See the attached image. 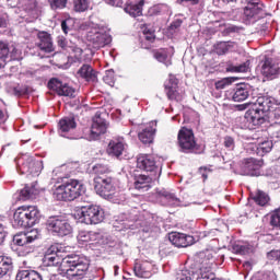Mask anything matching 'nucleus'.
Masks as SVG:
<instances>
[{"mask_svg": "<svg viewBox=\"0 0 280 280\" xmlns=\"http://www.w3.org/2000/svg\"><path fill=\"white\" fill-rule=\"evenodd\" d=\"M44 261L47 266H58L59 272L68 279L84 277L89 271V260L78 255L62 256V245L54 244L45 253Z\"/></svg>", "mask_w": 280, "mask_h": 280, "instance_id": "f257e3e1", "label": "nucleus"}, {"mask_svg": "<svg viewBox=\"0 0 280 280\" xmlns=\"http://www.w3.org/2000/svg\"><path fill=\"white\" fill-rule=\"evenodd\" d=\"M275 106V98L270 96H259L252 108L245 113V121L249 126H261L266 121V114L271 113Z\"/></svg>", "mask_w": 280, "mask_h": 280, "instance_id": "f03ea898", "label": "nucleus"}, {"mask_svg": "<svg viewBox=\"0 0 280 280\" xmlns=\"http://www.w3.org/2000/svg\"><path fill=\"white\" fill-rule=\"evenodd\" d=\"M201 259L197 258V271L194 269H180L176 272V280H215V273L211 271V266H213V261L209 260V258H203L201 255Z\"/></svg>", "mask_w": 280, "mask_h": 280, "instance_id": "7ed1b4c3", "label": "nucleus"}, {"mask_svg": "<svg viewBox=\"0 0 280 280\" xmlns=\"http://www.w3.org/2000/svg\"><path fill=\"white\" fill-rule=\"evenodd\" d=\"M82 194H84V185H82L78 179H69L55 188L52 197L55 200L71 202L77 198H80Z\"/></svg>", "mask_w": 280, "mask_h": 280, "instance_id": "20e7f679", "label": "nucleus"}, {"mask_svg": "<svg viewBox=\"0 0 280 280\" xmlns=\"http://www.w3.org/2000/svg\"><path fill=\"white\" fill-rule=\"evenodd\" d=\"M40 212L36 206H22L13 214V226L15 229H30L38 222Z\"/></svg>", "mask_w": 280, "mask_h": 280, "instance_id": "39448f33", "label": "nucleus"}, {"mask_svg": "<svg viewBox=\"0 0 280 280\" xmlns=\"http://www.w3.org/2000/svg\"><path fill=\"white\" fill-rule=\"evenodd\" d=\"M40 237V233L38 230H31L26 233L18 234L13 237L14 244L20 246L19 250L23 257L30 255V253H34L35 248L34 242Z\"/></svg>", "mask_w": 280, "mask_h": 280, "instance_id": "423d86ee", "label": "nucleus"}, {"mask_svg": "<svg viewBox=\"0 0 280 280\" xmlns=\"http://www.w3.org/2000/svg\"><path fill=\"white\" fill-rule=\"evenodd\" d=\"M18 172L26 176H38L43 172V161L35 160L32 155L24 154L16 159Z\"/></svg>", "mask_w": 280, "mask_h": 280, "instance_id": "0eeeda50", "label": "nucleus"}, {"mask_svg": "<svg viewBox=\"0 0 280 280\" xmlns=\"http://www.w3.org/2000/svg\"><path fill=\"white\" fill-rule=\"evenodd\" d=\"M177 140L180 152H185V154L200 153V147L196 143V137L191 129L183 127L178 132Z\"/></svg>", "mask_w": 280, "mask_h": 280, "instance_id": "6e6552de", "label": "nucleus"}, {"mask_svg": "<svg viewBox=\"0 0 280 280\" xmlns=\"http://www.w3.org/2000/svg\"><path fill=\"white\" fill-rule=\"evenodd\" d=\"M46 226L48 231H51L54 235H58L59 237L71 235V231H73L67 218L62 215L49 217L46 221Z\"/></svg>", "mask_w": 280, "mask_h": 280, "instance_id": "1a4fd4ad", "label": "nucleus"}, {"mask_svg": "<svg viewBox=\"0 0 280 280\" xmlns=\"http://www.w3.org/2000/svg\"><path fill=\"white\" fill-rule=\"evenodd\" d=\"M79 215L83 224H100L104 222V210L100 206H83Z\"/></svg>", "mask_w": 280, "mask_h": 280, "instance_id": "9d476101", "label": "nucleus"}, {"mask_svg": "<svg viewBox=\"0 0 280 280\" xmlns=\"http://www.w3.org/2000/svg\"><path fill=\"white\" fill-rule=\"evenodd\" d=\"M94 189L98 196L110 198L117 191V186L113 177H94Z\"/></svg>", "mask_w": 280, "mask_h": 280, "instance_id": "9b49d317", "label": "nucleus"}, {"mask_svg": "<svg viewBox=\"0 0 280 280\" xmlns=\"http://www.w3.org/2000/svg\"><path fill=\"white\" fill-rule=\"evenodd\" d=\"M80 38L72 37L71 39H67L65 36H58L57 38V45L61 47L65 51H72L74 54V58L77 62H80L82 60V54L84 50L80 47Z\"/></svg>", "mask_w": 280, "mask_h": 280, "instance_id": "f8f14e48", "label": "nucleus"}, {"mask_svg": "<svg viewBox=\"0 0 280 280\" xmlns=\"http://www.w3.org/2000/svg\"><path fill=\"white\" fill-rule=\"evenodd\" d=\"M261 74L269 80L280 75V57H265L261 61Z\"/></svg>", "mask_w": 280, "mask_h": 280, "instance_id": "ddd939ff", "label": "nucleus"}, {"mask_svg": "<svg viewBox=\"0 0 280 280\" xmlns=\"http://www.w3.org/2000/svg\"><path fill=\"white\" fill-rule=\"evenodd\" d=\"M88 40L94 49H102V47L110 45L113 37L104 31L94 28L88 33Z\"/></svg>", "mask_w": 280, "mask_h": 280, "instance_id": "4468645a", "label": "nucleus"}, {"mask_svg": "<svg viewBox=\"0 0 280 280\" xmlns=\"http://www.w3.org/2000/svg\"><path fill=\"white\" fill-rule=\"evenodd\" d=\"M137 167L143 172H150L152 176H161V170L156 166L154 156L141 154L137 158Z\"/></svg>", "mask_w": 280, "mask_h": 280, "instance_id": "2eb2a0df", "label": "nucleus"}, {"mask_svg": "<svg viewBox=\"0 0 280 280\" xmlns=\"http://www.w3.org/2000/svg\"><path fill=\"white\" fill-rule=\"evenodd\" d=\"M48 89L63 97H75V89L67 83H62V81L57 78H52L48 81Z\"/></svg>", "mask_w": 280, "mask_h": 280, "instance_id": "dca6fc26", "label": "nucleus"}, {"mask_svg": "<svg viewBox=\"0 0 280 280\" xmlns=\"http://www.w3.org/2000/svg\"><path fill=\"white\" fill-rule=\"evenodd\" d=\"M261 165H264L262 161L253 158L245 159L241 164V174L242 176H259Z\"/></svg>", "mask_w": 280, "mask_h": 280, "instance_id": "f3484780", "label": "nucleus"}, {"mask_svg": "<svg viewBox=\"0 0 280 280\" xmlns=\"http://www.w3.org/2000/svg\"><path fill=\"white\" fill-rule=\"evenodd\" d=\"M108 128V124H106V119L102 117V115L96 114L93 118L91 131H90V141H97L101 135H105Z\"/></svg>", "mask_w": 280, "mask_h": 280, "instance_id": "a211bd4d", "label": "nucleus"}, {"mask_svg": "<svg viewBox=\"0 0 280 280\" xmlns=\"http://www.w3.org/2000/svg\"><path fill=\"white\" fill-rule=\"evenodd\" d=\"M168 240L177 248H187V246H191L196 242L194 236L180 232L170 233Z\"/></svg>", "mask_w": 280, "mask_h": 280, "instance_id": "6ab92c4d", "label": "nucleus"}, {"mask_svg": "<svg viewBox=\"0 0 280 280\" xmlns=\"http://www.w3.org/2000/svg\"><path fill=\"white\" fill-rule=\"evenodd\" d=\"M36 47L46 54H51L54 51V39H51V34L42 31L37 33V39L35 42Z\"/></svg>", "mask_w": 280, "mask_h": 280, "instance_id": "aec40b11", "label": "nucleus"}, {"mask_svg": "<svg viewBox=\"0 0 280 280\" xmlns=\"http://www.w3.org/2000/svg\"><path fill=\"white\" fill-rule=\"evenodd\" d=\"M156 178H159V176L156 175H136L135 176V183H133V187L135 189H137L138 191H141V194L149 191L150 188L152 187L151 184L153 180H156Z\"/></svg>", "mask_w": 280, "mask_h": 280, "instance_id": "412c9836", "label": "nucleus"}, {"mask_svg": "<svg viewBox=\"0 0 280 280\" xmlns=\"http://www.w3.org/2000/svg\"><path fill=\"white\" fill-rule=\"evenodd\" d=\"M250 91H253V88L246 83L238 84L234 90L232 94L233 102H244L248 100L250 96Z\"/></svg>", "mask_w": 280, "mask_h": 280, "instance_id": "4be33fe9", "label": "nucleus"}, {"mask_svg": "<svg viewBox=\"0 0 280 280\" xmlns=\"http://www.w3.org/2000/svg\"><path fill=\"white\" fill-rule=\"evenodd\" d=\"M59 135L60 137H66V139H70L69 136H67L68 132H71V130H75V127L78 126L75 124V118L73 117H63L59 120Z\"/></svg>", "mask_w": 280, "mask_h": 280, "instance_id": "5701e85b", "label": "nucleus"}, {"mask_svg": "<svg viewBox=\"0 0 280 280\" xmlns=\"http://www.w3.org/2000/svg\"><path fill=\"white\" fill-rule=\"evenodd\" d=\"M154 135H156V120L149 122V126L145 127L139 135V140L144 143H152L154 141Z\"/></svg>", "mask_w": 280, "mask_h": 280, "instance_id": "b1692460", "label": "nucleus"}, {"mask_svg": "<svg viewBox=\"0 0 280 280\" xmlns=\"http://www.w3.org/2000/svg\"><path fill=\"white\" fill-rule=\"evenodd\" d=\"M152 265L148 261L137 262L133 267V272L136 277H140V279H150L152 277Z\"/></svg>", "mask_w": 280, "mask_h": 280, "instance_id": "393cba45", "label": "nucleus"}, {"mask_svg": "<svg viewBox=\"0 0 280 280\" xmlns=\"http://www.w3.org/2000/svg\"><path fill=\"white\" fill-rule=\"evenodd\" d=\"M143 5H145L144 0H140L139 2H136V3L127 2L126 7L124 8V11L127 14H129V16L137 19V16H141V14H143Z\"/></svg>", "mask_w": 280, "mask_h": 280, "instance_id": "a878e982", "label": "nucleus"}, {"mask_svg": "<svg viewBox=\"0 0 280 280\" xmlns=\"http://www.w3.org/2000/svg\"><path fill=\"white\" fill-rule=\"evenodd\" d=\"M125 151L126 144L124 143V140H112L108 143L107 152L109 156H116V159H119Z\"/></svg>", "mask_w": 280, "mask_h": 280, "instance_id": "bb28decb", "label": "nucleus"}, {"mask_svg": "<svg viewBox=\"0 0 280 280\" xmlns=\"http://www.w3.org/2000/svg\"><path fill=\"white\" fill-rule=\"evenodd\" d=\"M78 75L86 80V82H97V73L95 72V70H93V68L90 65H83L79 69Z\"/></svg>", "mask_w": 280, "mask_h": 280, "instance_id": "cd10ccee", "label": "nucleus"}, {"mask_svg": "<svg viewBox=\"0 0 280 280\" xmlns=\"http://www.w3.org/2000/svg\"><path fill=\"white\" fill-rule=\"evenodd\" d=\"M159 196H161L162 202L168 205V207H178L180 205V199L165 189L160 190Z\"/></svg>", "mask_w": 280, "mask_h": 280, "instance_id": "c85d7f7f", "label": "nucleus"}, {"mask_svg": "<svg viewBox=\"0 0 280 280\" xmlns=\"http://www.w3.org/2000/svg\"><path fill=\"white\" fill-rule=\"evenodd\" d=\"M250 69V60H247L238 66L233 65V62H228L225 67V71L228 73H247Z\"/></svg>", "mask_w": 280, "mask_h": 280, "instance_id": "c756f323", "label": "nucleus"}, {"mask_svg": "<svg viewBox=\"0 0 280 280\" xmlns=\"http://www.w3.org/2000/svg\"><path fill=\"white\" fill-rule=\"evenodd\" d=\"M38 189L36 188V184L25 185V187L20 191V200H32L35 196H37Z\"/></svg>", "mask_w": 280, "mask_h": 280, "instance_id": "7c9ffc66", "label": "nucleus"}, {"mask_svg": "<svg viewBox=\"0 0 280 280\" xmlns=\"http://www.w3.org/2000/svg\"><path fill=\"white\" fill-rule=\"evenodd\" d=\"M12 268H14L12 265V258L0 256V279L10 275V272H12Z\"/></svg>", "mask_w": 280, "mask_h": 280, "instance_id": "2f4dec72", "label": "nucleus"}, {"mask_svg": "<svg viewBox=\"0 0 280 280\" xmlns=\"http://www.w3.org/2000/svg\"><path fill=\"white\" fill-rule=\"evenodd\" d=\"M16 279H19V280H43V276L36 270L26 269V270L19 271L16 275Z\"/></svg>", "mask_w": 280, "mask_h": 280, "instance_id": "473e14b6", "label": "nucleus"}, {"mask_svg": "<svg viewBox=\"0 0 280 280\" xmlns=\"http://www.w3.org/2000/svg\"><path fill=\"white\" fill-rule=\"evenodd\" d=\"M235 47V42H219L214 44L213 49L218 56L229 54Z\"/></svg>", "mask_w": 280, "mask_h": 280, "instance_id": "72a5a7b5", "label": "nucleus"}, {"mask_svg": "<svg viewBox=\"0 0 280 280\" xmlns=\"http://www.w3.org/2000/svg\"><path fill=\"white\" fill-rule=\"evenodd\" d=\"M153 57L158 62H162L165 67H171L172 65V56L167 54V49H160L153 54Z\"/></svg>", "mask_w": 280, "mask_h": 280, "instance_id": "f704fd0d", "label": "nucleus"}, {"mask_svg": "<svg viewBox=\"0 0 280 280\" xmlns=\"http://www.w3.org/2000/svg\"><path fill=\"white\" fill-rule=\"evenodd\" d=\"M272 141L271 140H266L264 142H260L257 145V154L258 156H264V154H268V152L272 151Z\"/></svg>", "mask_w": 280, "mask_h": 280, "instance_id": "c9c22d12", "label": "nucleus"}, {"mask_svg": "<svg viewBox=\"0 0 280 280\" xmlns=\"http://www.w3.org/2000/svg\"><path fill=\"white\" fill-rule=\"evenodd\" d=\"M253 200L256 202V205H259V207H266V203L269 202L270 197H268L266 192L258 190L253 197Z\"/></svg>", "mask_w": 280, "mask_h": 280, "instance_id": "e433bc0d", "label": "nucleus"}, {"mask_svg": "<svg viewBox=\"0 0 280 280\" xmlns=\"http://www.w3.org/2000/svg\"><path fill=\"white\" fill-rule=\"evenodd\" d=\"M91 5V0H74L73 10L74 12H86Z\"/></svg>", "mask_w": 280, "mask_h": 280, "instance_id": "4c0bfd02", "label": "nucleus"}, {"mask_svg": "<svg viewBox=\"0 0 280 280\" xmlns=\"http://www.w3.org/2000/svg\"><path fill=\"white\" fill-rule=\"evenodd\" d=\"M108 172H110V168H108L106 165L104 164H95L93 166V173L96 175V178L101 177H106V175L104 174H108Z\"/></svg>", "mask_w": 280, "mask_h": 280, "instance_id": "58836bf2", "label": "nucleus"}, {"mask_svg": "<svg viewBox=\"0 0 280 280\" xmlns=\"http://www.w3.org/2000/svg\"><path fill=\"white\" fill-rule=\"evenodd\" d=\"M69 0H48L51 10H65Z\"/></svg>", "mask_w": 280, "mask_h": 280, "instance_id": "ea45409f", "label": "nucleus"}, {"mask_svg": "<svg viewBox=\"0 0 280 280\" xmlns=\"http://www.w3.org/2000/svg\"><path fill=\"white\" fill-rule=\"evenodd\" d=\"M177 88H170L166 89V95L168 100H175L176 102H180L183 100V96L178 93Z\"/></svg>", "mask_w": 280, "mask_h": 280, "instance_id": "a19ab883", "label": "nucleus"}, {"mask_svg": "<svg viewBox=\"0 0 280 280\" xmlns=\"http://www.w3.org/2000/svg\"><path fill=\"white\" fill-rule=\"evenodd\" d=\"M233 82H235L233 78H223L215 82V89L218 90L226 89V86H231Z\"/></svg>", "mask_w": 280, "mask_h": 280, "instance_id": "79ce46f5", "label": "nucleus"}, {"mask_svg": "<svg viewBox=\"0 0 280 280\" xmlns=\"http://www.w3.org/2000/svg\"><path fill=\"white\" fill-rule=\"evenodd\" d=\"M271 226H276V229H280V208L276 209L270 217Z\"/></svg>", "mask_w": 280, "mask_h": 280, "instance_id": "37998d69", "label": "nucleus"}, {"mask_svg": "<svg viewBox=\"0 0 280 280\" xmlns=\"http://www.w3.org/2000/svg\"><path fill=\"white\" fill-rule=\"evenodd\" d=\"M8 56H10V47L7 43L0 42V59L5 62V60H8Z\"/></svg>", "mask_w": 280, "mask_h": 280, "instance_id": "c03bdc74", "label": "nucleus"}, {"mask_svg": "<svg viewBox=\"0 0 280 280\" xmlns=\"http://www.w3.org/2000/svg\"><path fill=\"white\" fill-rule=\"evenodd\" d=\"M77 240L80 244H89V242H91V232H88V231L79 232Z\"/></svg>", "mask_w": 280, "mask_h": 280, "instance_id": "a18cd8bd", "label": "nucleus"}, {"mask_svg": "<svg viewBox=\"0 0 280 280\" xmlns=\"http://www.w3.org/2000/svg\"><path fill=\"white\" fill-rule=\"evenodd\" d=\"M255 7L264 8L261 0H249L247 7L244 10V14H250L249 10H255Z\"/></svg>", "mask_w": 280, "mask_h": 280, "instance_id": "49530a36", "label": "nucleus"}, {"mask_svg": "<svg viewBox=\"0 0 280 280\" xmlns=\"http://www.w3.org/2000/svg\"><path fill=\"white\" fill-rule=\"evenodd\" d=\"M104 83L113 86L115 84V72L107 70L106 74L103 77Z\"/></svg>", "mask_w": 280, "mask_h": 280, "instance_id": "de8ad7c7", "label": "nucleus"}, {"mask_svg": "<svg viewBox=\"0 0 280 280\" xmlns=\"http://www.w3.org/2000/svg\"><path fill=\"white\" fill-rule=\"evenodd\" d=\"M264 11V7H254V9H249V13L245 14L247 19H257L259 13Z\"/></svg>", "mask_w": 280, "mask_h": 280, "instance_id": "09e8293b", "label": "nucleus"}, {"mask_svg": "<svg viewBox=\"0 0 280 280\" xmlns=\"http://www.w3.org/2000/svg\"><path fill=\"white\" fill-rule=\"evenodd\" d=\"M264 11V7H254V9H249V13L245 14L247 19H257L259 13Z\"/></svg>", "mask_w": 280, "mask_h": 280, "instance_id": "8fccbe9b", "label": "nucleus"}, {"mask_svg": "<svg viewBox=\"0 0 280 280\" xmlns=\"http://www.w3.org/2000/svg\"><path fill=\"white\" fill-rule=\"evenodd\" d=\"M242 30V27L236 25H228L223 30V35L229 36V34H238V32Z\"/></svg>", "mask_w": 280, "mask_h": 280, "instance_id": "3c124183", "label": "nucleus"}, {"mask_svg": "<svg viewBox=\"0 0 280 280\" xmlns=\"http://www.w3.org/2000/svg\"><path fill=\"white\" fill-rule=\"evenodd\" d=\"M165 89H178V79L175 75L170 74L168 83L165 84Z\"/></svg>", "mask_w": 280, "mask_h": 280, "instance_id": "603ef678", "label": "nucleus"}, {"mask_svg": "<svg viewBox=\"0 0 280 280\" xmlns=\"http://www.w3.org/2000/svg\"><path fill=\"white\" fill-rule=\"evenodd\" d=\"M233 250L236 253V255H246L248 254L249 249L246 247V245H234Z\"/></svg>", "mask_w": 280, "mask_h": 280, "instance_id": "864d4df0", "label": "nucleus"}, {"mask_svg": "<svg viewBox=\"0 0 280 280\" xmlns=\"http://www.w3.org/2000/svg\"><path fill=\"white\" fill-rule=\"evenodd\" d=\"M102 237H104V235L101 232L90 231V242H96V244H100Z\"/></svg>", "mask_w": 280, "mask_h": 280, "instance_id": "5fc2aeb1", "label": "nucleus"}, {"mask_svg": "<svg viewBox=\"0 0 280 280\" xmlns=\"http://www.w3.org/2000/svg\"><path fill=\"white\" fill-rule=\"evenodd\" d=\"M268 259L271 261H280V250L279 249H273L267 254Z\"/></svg>", "mask_w": 280, "mask_h": 280, "instance_id": "6e6d98bb", "label": "nucleus"}, {"mask_svg": "<svg viewBox=\"0 0 280 280\" xmlns=\"http://www.w3.org/2000/svg\"><path fill=\"white\" fill-rule=\"evenodd\" d=\"M143 34L145 36V40H149L150 43H152L155 38L154 31L150 28H144Z\"/></svg>", "mask_w": 280, "mask_h": 280, "instance_id": "4d7b16f0", "label": "nucleus"}, {"mask_svg": "<svg viewBox=\"0 0 280 280\" xmlns=\"http://www.w3.org/2000/svg\"><path fill=\"white\" fill-rule=\"evenodd\" d=\"M224 145L225 148H230V150H233L235 148V140L229 136L224 138Z\"/></svg>", "mask_w": 280, "mask_h": 280, "instance_id": "13d9d810", "label": "nucleus"}, {"mask_svg": "<svg viewBox=\"0 0 280 280\" xmlns=\"http://www.w3.org/2000/svg\"><path fill=\"white\" fill-rule=\"evenodd\" d=\"M155 14H161L162 12H168L170 7L167 4H160L154 8Z\"/></svg>", "mask_w": 280, "mask_h": 280, "instance_id": "bf43d9fd", "label": "nucleus"}, {"mask_svg": "<svg viewBox=\"0 0 280 280\" xmlns=\"http://www.w3.org/2000/svg\"><path fill=\"white\" fill-rule=\"evenodd\" d=\"M270 117H273V119H277V120L280 119V105L271 109Z\"/></svg>", "mask_w": 280, "mask_h": 280, "instance_id": "052dcab7", "label": "nucleus"}, {"mask_svg": "<svg viewBox=\"0 0 280 280\" xmlns=\"http://www.w3.org/2000/svg\"><path fill=\"white\" fill-rule=\"evenodd\" d=\"M8 236V233L5 232V228L0 224V246L5 242V237Z\"/></svg>", "mask_w": 280, "mask_h": 280, "instance_id": "680f3d73", "label": "nucleus"}, {"mask_svg": "<svg viewBox=\"0 0 280 280\" xmlns=\"http://www.w3.org/2000/svg\"><path fill=\"white\" fill-rule=\"evenodd\" d=\"M20 56H21V51L16 48H12L11 60H19Z\"/></svg>", "mask_w": 280, "mask_h": 280, "instance_id": "e2e57ef3", "label": "nucleus"}, {"mask_svg": "<svg viewBox=\"0 0 280 280\" xmlns=\"http://www.w3.org/2000/svg\"><path fill=\"white\" fill-rule=\"evenodd\" d=\"M182 25H183V20L177 19V20H175V21L171 24L170 28H171V30H178V27H180Z\"/></svg>", "mask_w": 280, "mask_h": 280, "instance_id": "0e129e2a", "label": "nucleus"}, {"mask_svg": "<svg viewBox=\"0 0 280 280\" xmlns=\"http://www.w3.org/2000/svg\"><path fill=\"white\" fill-rule=\"evenodd\" d=\"M106 3H108L109 5L119 8L120 5L124 4V0H106Z\"/></svg>", "mask_w": 280, "mask_h": 280, "instance_id": "69168bd1", "label": "nucleus"}, {"mask_svg": "<svg viewBox=\"0 0 280 280\" xmlns=\"http://www.w3.org/2000/svg\"><path fill=\"white\" fill-rule=\"evenodd\" d=\"M262 280H277V276L273 272H267L262 276Z\"/></svg>", "mask_w": 280, "mask_h": 280, "instance_id": "338daca9", "label": "nucleus"}, {"mask_svg": "<svg viewBox=\"0 0 280 280\" xmlns=\"http://www.w3.org/2000/svg\"><path fill=\"white\" fill-rule=\"evenodd\" d=\"M61 28H62V32H65L66 34H69V20H63L61 22Z\"/></svg>", "mask_w": 280, "mask_h": 280, "instance_id": "774afa93", "label": "nucleus"}]
</instances>
